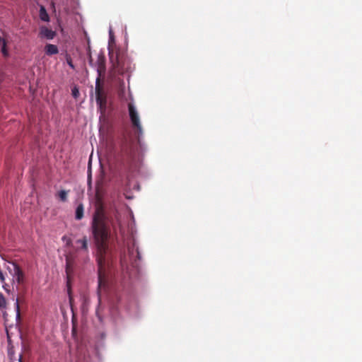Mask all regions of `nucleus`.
<instances>
[{"instance_id": "6e6552de", "label": "nucleus", "mask_w": 362, "mask_h": 362, "mask_svg": "<svg viewBox=\"0 0 362 362\" xmlns=\"http://www.w3.org/2000/svg\"><path fill=\"white\" fill-rule=\"evenodd\" d=\"M84 208L82 204L78 205L76 209L75 218L76 220H81L83 217Z\"/></svg>"}, {"instance_id": "20e7f679", "label": "nucleus", "mask_w": 362, "mask_h": 362, "mask_svg": "<svg viewBox=\"0 0 362 362\" xmlns=\"http://www.w3.org/2000/svg\"><path fill=\"white\" fill-rule=\"evenodd\" d=\"M129 115L131 122L134 128L136 129L139 134H142V127L137 110L132 103L128 104Z\"/></svg>"}, {"instance_id": "f3484780", "label": "nucleus", "mask_w": 362, "mask_h": 362, "mask_svg": "<svg viewBox=\"0 0 362 362\" xmlns=\"http://www.w3.org/2000/svg\"><path fill=\"white\" fill-rule=\"evenodd\" d=\"M16 315L17 317H20V310H19V304H18V300L16 299Z\"/></svg>"}, {"instance_id": "4be33fe9", "label": "nucleus", "mask_w": 362, "mask_h": 362, "mask_svg": "<svg viewBox=\"0 0 362 362\" xmlns=\"http://www.w3.org/2000/svg\"><path fill=\"white\" fill-rule=\"evenodd\" d=\"M18 361L22 362V356H19Z\"/></svg>"}, {"instance_id": "1a4fd4ad", "label": "nucleus", "mask_w": 362, "mask_h": 362, "mask_svg": "<svg viewBox=\"0 0 362 362\" xmlns=\"http://www.w3.org/2000/svg\"><path fill=\"white\" fill-rule=\"evenodd\" d=\"M76 243L81 247V249L87 250L88 240L86 237H83L82 239L77 240Z\"/></svg>"}, {"instance_id": "4468645a", "label": "nucleus", "mask_w": 362, "mask_h": 362, "mask_svg": "<svg viewBox=\"0 0 362 362\" xmlns=\"http://www.w3.org/2000/svg\"><path fill=\"white\" fill-rule=\"evenodd\" d=\"M71 94L74 98H77L79 96V90L76 86L72 88Z\"/></svg>"}, {"instance_id": "2eb2a0df", "label": "nucleus", "mask_w": 362, "mask_h": 362, "mask_svg": "<svg viewBox=\"0 0 362 362\" xmlns=\"http://www.w3.org/2000/svg\"><path fill=\"white\" fill-rule=\"evenodd\" d=\"M66 62L67 64H69V66L72 69H75V66L72 62V59L71 58V57L69 55H66Z\"/></svg>"}, {"instance_id": "b1692460", "label": "nucleus", "mask_w": 362, "mask_h": 362, "mask_svg": "<svg viewBox=\"0 0 362 362\" xmlns=\"http://www.w3.org/2000/svg\"><path fill=\"white\" fill-rule=\"evenodd\" d=\"M52 6L53 8H54V5L53 3H52Z\"/></svg>"}, {"instance_id": "412c9836", "label": "nucleus", "mask_w": 362, "mask_h": 362, "mask_svg": "<svg viewBox=\"0 0 362 362\" xmlns=\"http://www.w3.org/2000/svg\"><path fill=\"white\" fill-rule=\"evenodd\" d=\"M47 23L49 21V17L48 14L47 13V18H46Z\"/></svg>"}, {"instance_id": "6ab92c4d", "label": "nucleus", "mask_w": 362, "mask_h": 362, "mask_svg": "<svg viewBox=\"0 0 362 362\" xmlns=\"http://www.w3.org/2000/svg\"><path fill=\"white\" fill-rule=\"evenodd\" d=\"M89 64H90V65L93 66V59H92L91 56H90V57H89Z\"/></svg>"}, {"instance_id": "9b49d317", "label": "nucleus", "mask_w": 362, "mask_h": 362, "mask_svg": "<svg viewBox=\"0 0 362 362\" xmlns=\"http://www.w3.org/2000/svg\"><path fill=\"white\" fill-rule=\"evenodd\" d=\"M56 35V32L47 28V40H52Z\"/></svg>"}, {"instance_id": "39448f33", "label": "nucleus", "mask_w": 362, "mask_h": 362, "mask_svg": "<svg viewBox=\"0 0 362 362\" xmlns=\"http://www.w3.org/2000/svg\"><path fill=\"white\" fill-rule=\"evenodd\" d=\"M7 270L13 277V282L20 284L23 279V274L19 267L13 262H9L6 267Z\"/></svg>"}, {"instance_id": "f8f14e48", "label": "nucleus", "mask_w": 362, "mask_h": 362, "mask_svg": "<svg viewBox=\"0 0 362 362\" xmlns=\"http://www.w3.org/2000/svg\"><path fill=\"white\" fill-rule=\"evenodd\" d=\"M6 299L4 297L3 294H1L0 293V308H6Z\"/></svg>"}, {"instance_id": "5701e85b", "label": "nucleus", "mask_w": 362, "mask_h": 362, "mask_svg": "<svg viewBox=\"0 0 362 362\" xmlns=\"http://www.w3.org/2000/svg\"><path fill=\"white\" fill-rule=\"evenodd\" d=\"M97 315H98V317L99 320H100V321H101L100 316L99 315V314H98V312H97Z\"/></svg>"}, {"instance_id": "a211bd4d", "label": "nucleus", "mask_w": 362, "mask_h": 362, "mask_svg": "<svg viewBox=\"0 0 362 362\" xmlns=\"http://www.w3.org/2000/svg\"><path fill=\"white\" fill-rule=\"evenodd\" d=\"M3 42H6L5 40L4 39H2L1 37H0V46H1L3 45Z\"/></svg>"}, {"instance_id": "aec40b11", "label": "nucleus", "mask_w": 362, "mask_h": 362, "mask_svg": "<svg viewBox=\"0 0 362 362\" xmlns=\"http://www.w3.org/2000/svg\"><path fill=\"white\" fill-rule=\"evenodd\" d=\"M44 35H45L44 31H43V30L42 29V30H41V31H40V35H41L42 37H43V36H44Z\"/></svg>"}, {"instance_id": "ddd939ff", "label": "nucleus", "mask_w": 362, "mask_h": 362, "mask_svg": "<svg viewBox=\"0 0 362 362\" xmlns=\"http://www.w3.org/2000/svg\"><path fill=\"white\" fill-rule=\"evenodd\" d=\"M0 47H1V51L2 54L6 57L8 56V50L6 49V42H3V45L1 46H0Z\"/></svg>"}, {"instance_id": "dca6fc26", "label": "nucleus", "mask_w": 362, "mask_h": 362, "mask_svg": "<svg viewBox=\"0 0 362 362\" xmlns=\"http://www.w3.org/2000/svg\"><path fill=\"white\" fill-rule=\"evenodd\" d=\"M40 17L42 21H45V11L43 6H41L40 7Z\"/></svg>"}, {"instance_id": "f03ea898", "label": "nucleus", "mask_w": 362, "mask_h": 362, "mask_svg": "<svg viewBox=\"0 0 362 362\" xmlns=\"http://www.w3.org/2000/svg\"><path fill=\"white\" fill-rule=\"evenodd\" d=\"M136 158V150L133 144L125 139L121 145L119 155L120 165L124 169H130Z\"/></svg>"}, {"instance_id": "7ed1b4c3", "label": "nucleus", "mask_w": 362, "mask_h": 362, "mask_svg": "<svg viewBox=\"0 0 362 362\" xmlns=\"http://www.w3.org/2000/svg\"><path fill=\"white\" fill-rule=\"evenodd\" d=\"M95 99L100 110L105 111L107 106V95L100 83L99 77H97L95 81Z\"/></svg>"}, {"instance_id": "f257e3e1", "label": "nucleus", "mask_w": 362, "mask_h": 362, "mask_svg": "<svg viewBox=\"0 0 362 362\" xmlns=\"http://www.w3.org/2000/svg\"><path fill=\"white\" fill-rule=\"evenodd\" d=\"M122 230L120 215L115 206L106 208L98 205L93 214L92 230L97 247L98 287L106 284V272L111 264L108 242L112 235L117 234V227Z\"/></svg>"}, {"instance_id": "9d476101", "label": "nucleus", "mask_w": 362, "mask_h": 362, "mask_svg": "<svg viewBox=\"0 0 362 362\" xmlns=\"http://www.w3.org/2000/svg\"><path fill=\"white\" fill-rule=\"evenodd\" d=\"M67 192L65 190H61L58 193V197L62 202H66L67 200Z\"/></svg>"}, {"instance_id": "0eeeda50", "label": "nucleus", "mask_w": 362, "mask_h": 362, "mask_svg": "<svg viewBox=\"0 0 362 362\" xmlns=\"http://www.w3.org/2000/svg\"><path fill=\"white\" fill-rule=\"evenodd\" d=\"M59 52L58 47L55 45L47 43V55H53Z\"/></svg>"}, {"instance_id": "423d86ee", "label": "nucleus", "mask_w": 362, "mask_h": 362, "mask_svg": "<svg viewBox=\"0 0 362 362\" xmlns=\"http://www.w3.org/2000/svg\"><path fill=\"white\" fill-rule=\"evenodd\" d=\"M97 71L98 74V77L100 78V76L105 71V59L103 55H98L97 60Z\"/></svg>"}]
</instances>
